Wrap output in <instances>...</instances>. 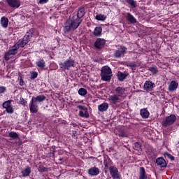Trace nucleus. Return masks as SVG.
<instances>
[{
	"label": "nucleus",
	"mask_w": 179,
	"mask_h": 179,
	"mask_svg": "<svg viewBox=\"0 0 179 179\" xmlns=\"http://www.w3.org/2000/svg\"><path fill=\"white\" fill-rule=\"evenodd\" d=\"M110 174L113 179H121V176L118 173V169L115 166H110L109 168Z\"/></svg>",
	"instance_id": "nucleus-6"
},
{
	"label": "nucleus",
	"mask_w": 179,
	"mask_h": 179,
	"mask_svg": "<svg viewBox=\"0 0 179 179\" xmlns=\"http://www.w3.org/2000/svg\"><path fill=\"white\" fill-rule=\"evenodd\" d=\"M99 111L101 113H104V111H107L108 110V103L107 102H104L98 106Z\"/></svg>",
	"instance_id": "nucleus-19"
},
{
	"label": "nucleus",
	"mask_w": 179,
	"mask_h": 179,
	"mask_svg": "<svg viewBox=\"0 0 179 179\" xmlns=\"http://www.w3.org/2000/svg\"><path fill=\"white\" fill-rule=\"evenodd\" d=\"M5 110L8 114H13V113H15V109L12 105L6 108Z\"/></svg>",
	"instance_id": "nucleus-37"
},
{
	"label": "nucleus",
	"mask_w": 179,
	"mask_h": 179,
	"mask_svg": "<svg viewBox=\"0 0 179 179\" xmlns=\"http://www.w3.org/2000/svg\"><path fill=\"white\" fill-rule=\"evenodd\" d=\"M88 174L90 175L92 177H95L96 176H99V174H100V169H99V168L96 166L91 167L88 170Z\"/></svg>",
	"instance_id": "nucleus-12"
},
{
	"label": "nucleus",
	"mask_w": 179,
	"mask_h": 179,
	"mask_svg": "<svg viewBox=\"0 0 179 179\" xmlns=\"http://www.w3.org/2000/svg\"><path fill=\"white\" fill-rule=\"evenodd\" d=\"M177 87H178V83L175 80H172L169 86V92H175V90H177Z\"/></svg>",
	"instance_id": "nucleus-18"
},
{
	"label": "nucleus",
	"mask_w": 179,
	"mask_h": 179,
	"mask_svg": "<svg viewBox=\"0 0 179 179\" xmlns=\"http://www.w3.org/2000/svg\"><path fill=\"white\" fill-rule=\"evenodd\" d=\"M105 45H106V40L101 38H98L95 41L94 45L95 48H97V50H101V48H103Z\"/></svg>",
	"instance_id": "nucleus-10"
},
{
	"label": "nucleus",
	"mask_w": 179,
	"mask_h": 179,
	"mask_svg": "<svg viewBox=\"0 0 179 179\" xmlns=\"http://www.w3.org/2000/svg\"><path fill=\"white\" fill-rule=\"evenodd\" d=\"M49 0H40L39 1V3L41 5H44V3H47V2H48Z\"/></svg>",
	"instance_id": "nucleus-50"
},
{
	"label": "nucleus",
	"mask_w": 179,
	"mask_h": 179,
	"mask_svg": "<svg viewBox=\"0 0 179 179\" xmlns=\"http://www.w3.org/2000/svg\"><path fill=\"white\" fill-rule=\"evenodd\" d=\"M38 171H41V173H44L47 171V168L43 166H39L38 169Z\"/></svg>",
	"instance_id": "nucleus-40"
},
{
	"label": "nucleus",
	"mask_w": 179,
	"mask_h": 179,
	"mask_svg": "<svg viewBox=\"0 0 179 179\" xmlns=\"http://www.w3.org/2000/svg\"><path fill=\"white\" fill-rule=\"evenodd\" d=\"M118 136H121L122 138H125V136H126L125 131H124V130H121L118 133Z\"/></svg>",
	"instance_id": "nucleus-44"
},
{
	"label": "nucleus",
	"mask_w": 179,
	"mask_h": 179,
	"mask_svg": "<svg viewBox=\"0 0 179 179\" xmlns=\"http://www.w3.org/2000/svg\"><path fill=\"white\" fill-rule=\"evenodd\" d=\"M60 1H64V0H60Z\"/></svg>",
	"instance_id": "nucleus-54"
},
{
	"label": "nucleus",
	"mask_w": 179,
	"mask_h": 179,
	"mask_svg": "<svg viewBox=\"0 0 179 179\" xmlns=\"http://www.w3.org/2000/svg\"><path fill=\"white\" fill-rule=\"evenodd\" d=\"M177 120V117L176 115H170L169 116H167L164 120L162 121V127H164V128H167V127H170V125H173Z\"/></svg>",
	"instance_id": "nucleus-5"
},
{
	"label": "nucleus",
	"mask_w": 179,
	"mask_h": 179,
	"mask_svg": "<svg viewBox=\"0 0 179 179\" xmlns=\"http://www.w3.org/2000/svg\"><path fill=\"white\" fill-rule=\"evenodd\" d=\"M37 76H38V73L36 71H32L31 73L30 79H31V80H33L34 79H36L37 78Z\"/></svg>",
	"instance_id": "nucleus-38"
},
{
	"label": "nucleus",
	"mask_w": 179,
	"mask_h": 179,
	"mask_svg": "<svg viewBox=\"0 0 179 179\" xmlns=\"http://www.w3.org/2000/svg\"><path fill=\"white\" fill-rule=\"evenodd\" d=\"M20 47V46H19L18 43H16L13 46L12 49L15 50L17 52V50H19Z\"/></svg>",
	"instance_id": "nucleus-46"
},
{
	"label": "nucleus",
	"mask_w": 179,
	"mask_h": 179,
	"mask_svg": "<svg viewBox=\"0 0 179 179\" xmlns=\"http://www.w3.org/2000/svg\"><path fill=\"white\" fill-rule=\"evenodd\" d=\"M138 179H148V176L146 175V171H145V168H143V167L140 168Z\"/></svg>",
	"instance_id": "nucleus-25"
},
{
	"label": "nucleus",
	"mask_w": 179,
	"mask_h": 179,
	"mask_svg": "<svg viewBox=\"0 0 179 179\" xmlns=\"http://www.w3.org/2000/svg\"><path fill=\"white\" fill-rule=\"evenodd\" d=\"M129 75L128 72L124 71V72H121L118 71L117 73V78L118 79L119 82H124V79H127V77Z\"/></svg>",
	"instance_id": "nucleus-11"
},
{
	"label": "nucleus",
	"mask_w": 179,
	"mask_h": 179,
	"mask_svg": "<svg viewBox=\"0 0 179 179\" xmlns=\"http://www.w3.org/2000/svg\"><path fill=\"white\" fill-rule=\"evenodd\" d=\"M113 78V71L108 66H104L101 69V79L103 82H110Z\"/></svg>",
	"instance_id": "nucleus-3"
},
{
	"label": "nucleus",
	"mask_w": 179,
	"mask_h": 179,
	"mask_svg": "<svg viewBox=\"0 0 179 179\" xmlns=\"http://www.w3.org/2000/svg\"><path fill=\"white\" fill-rule=\"evenodd\" d=\"M17 54V52L15 50L10 49L8 52L5 54V60L9 61L10 59V55H15Z\"/></svg>",
	"instance_id": "nucleus-23"
},
{
	"label": "nucleus",
	"mask_w": 179,
	"mask_h": 179,
	"mask_svg": "<svg viewBox=\"0 0 179 179\" xmlns=\"http://www.w3.org/2000/svg\"><path fill=\"white\" fill-rule=\"evenodd\" d=\"M108 172V168H104V173H107Z\"/></svg>",
	"instance_id": "nucleus-52"
},
{
	"label": "nucleus",
	"mask_w": 179,
	"mask_h": 179,
	"mask_svg": "<svg viewBox=\"0 0 179 179\" xmlns=\"http://www.w3.org/2000/svg\"><path fill=\"white\" fill-rule=\"evenodd\" d=\"M31 173V168L30 166L27 167L21 171L22 177H29Z\"/></svg>",
	"instance_id": "nucleus-24"
},
{
	"label": "nucleus",
	"mask_w": 179,
	"mask_h": 179,
	"mask_svg": "<svg viewBox=\"0 0 179 179\" xmlns=\"http://www.w3.org/2000/svg\"><path fill=\"white\" fill-rule=\"evenodd\" d=\"M9 138H12L13 139H19V134L15 131H11L8 134Z\"/></svg>",
	"instance_id": "nucleus-34"
},
{
	"label": "nucleus",
	"mask_w": 179,
	"mask_h": 179,
	"mask_svg": "<svg viewBox=\"0 0 179 179\" xmlns=\"http://www.w3.org/2000/svg\"><path fill=\"white\" fill-rule=\"evenodd\" d=\"M126 20H127L130 24H135L137 22L136 18H135L131 13H126Z\"/></svg>",
	"instance_id": "nucleus-13"
},
{
	"label": "nucleus",
	"mask_w": 179,
	"mask_h": 179,
	"mask_svg": "<svg viewBox=\"0 0 179 179\" xmlns=\"http://www.w3.org/2000/svg\"><path fill=\"white\" fill-rule=\"evenodd\" d=\"M59 66L60 69H63V71H69L71 68L75 66V60L70 58L64 61L63 63L60 62Z\"/></svg>",
	"instance_id": "nucleus-4"
},
{
	"label": "nucleus",
	"mask_w": 179,
	"mask_h": 179,
	"mask_svg": "<svg viewBox=\"0 0 179 179\" xmlns=\"http://www.w3.org/2000/svg\"><path fill=\"white\" fill-rule=\"evenodd\" d=\"M103 165L105 166V168L110 169V167H113V162L110 159H104Z\"/></svg>",
	"instance_id": "nucleus-27"
},
{
	"label": "nucleus",
	"mask_w": 179,
	"mask_h": 179,
	"mask_svg": "<svg viewBox=\"0 0 179 179\" xmlns=\"http://www.w3.org/2000/svg\"><path fill=\"white\" fill-rule=\"evenodd\" d=\"M47 99L46 96L38 95L36 97L32 96L29 103V110L32 114L38 113V103H43Z\"/></svg>",
	"instance_id": "nucleus-1"
},
{
	"label": "nucleus",
	"mask_w": 179,
	"mask_h": 179,
	"mask_svg": "<svg viewBox=\"0 0 179 179\" xmlns=\"http://www.w3.org/2000/svg\"><path fill=\"white\" fill-rule=\"evenodd\" d=\"M127 48L125 46H121L117 50L114 54L115 58H121L127 54Z\"/></svg>",
	"instance_id": "nucleus-7"
},
{
	"label": "nucleus",
	"mask_w": 179,
	"mask_h": 179,
	"mask_svg": "<svg viewBox=\"0 0 179 179\" xmlns=\"http://www.w3.org/2000/svg\"><path fill=\"white\" fill-rule=\"evenodd\" d=\"M12 103V100L6 101L3 103V108H8V107H10Z\"/></svg>",
	"instance_id": "nucleus-36"
},
{
	"label": "nucleus",
	"mask_w": 179,
	"mask_h": 179,
	"mask_svg": "<svg viewBox=\"0 0 179 179\" xmlns=\"http://www.w3.org/2000/svg\"><path fill=\"white\" fill-rule=\"evenodd\" d=\"M102 31H103V28H101V27H96L94 30L93 34L96 37H100L101 36Z\"/></svg>",
	"instance_id": "nucleus-26"
},
{
	"label": "nucleus",
	"mask_w": 179,
	"mask_h": 179,
	"mask_svg": "<svg viewBox=\"0 0 179 179\" xmlns=\"http://www.w3.org/2000/svg\"><path fill=\"white\" fill-rule=\"evenodd\" d=\"M0 23L4 29H8V24H9V20L6 17H2L1 18Z\"/></svg>",
	"instance_id": "nucleus-21"
},
{
	"label": "nucleus",
	"mask_w": 179,
	"mask_h": 179,
	"mask_svg": "<svg viewBox=\"0 0 179 179\" xmlns=\"http://www.w3.org/2000/svg\"><path fill=\"white\" fill-rule=\"evenodd\" d=\"M6 92V87L0 86V94H2Z\"/></svg>",
	"instance_id": "nucleus-43"
},
{
	"label": "nucleus",
	"mask_w": 179,
	"mask_h": 179,
	"mask_svg": "<svg viewBox=\"0 0 179 179\" xmlns=\"http://www.w3.org/2000/svg\"><path fill=\"white\" fill-rule=\"evenodd\" d=\"M71 136L73 138L75 136H76V131H73Z\"/></svg>",
	"instance_id": "nucleus-51"
},
{
	"label": "nucleus",
	"mask_w": 179,
	"mask_h": 179,
	"mask_svg": "<svg viewBox=\"0 0 179 179\" xmlns=\"http://www.w3.org/2000/svg\"><path fill=\"white\" fill-rule=\"evenodd\" d=\"M47 157H55V155L54 154V152L51 151L50 152L47 154Z\"/></svg>",
	"instance_id": "nucleus-47"
},
{
	"label": "nucleus",
	"mask_w": 179,
	"mask_h": 179,
	"mask_svg": "<svg viewBox=\"0 0 179 179\" xmlns=\"http://www.w3.org/2000/svg\"><path fill=\"white\" fill-rule=\"evenodd\" d=\"M108 100L110 103H112V104H117L121 101L120 96H118L117 94L109 96Z\"/></svg>",
	"instance_id": "nucleus-14"
},
{
	"label": "nucleus",
	"mask_w": 179,
	"mask_h": 179,
	"mask_svg": "<svg viewBox=\"0 0 179 179\" xmlns=\"http://www.w3.org/2000/svg\"><path fill=\"white\" fill-rule=\"evenodd\" d=\"M78 108H79L80 110H83V111H87V108L85 107L84 106L82 105H79L77 106Z\"/></svg>",
	"instance_id": "nucleus-45"
},
{
	"label": "nucleus",
	"mask_w": 179,
	"mask_h": 179,
	"mask_svg": "<svg viewBox=\"0 0 179 179\" xmlns=\"http://www.w3.org/2000/svg\"><path fill=\"white\" fill-rule=\"evenodd\" d=\"M178 127H179V123L177 124Z\"/></svg>",
	"instance_id": "nucleus-53"
},
{
	"label": "nucleus",
	"mask_w": 179,
	"mask_h": 179,
	"mask_svg": "<svg viewBox=\"0 0 179 179\" xmlns=\"http://www.w3.org/2000/svg\"><path fill=\"white\" fill-rule=\"evenodd\" d=\"M10 8H13L14 9H17L20 6V0H6Z\"/></svg>",
	"instance_id": "nucleus-9"
},
{
	"label": "nucleus",
	"mask_w": 179,
	"mask_h": 179,
	"mask_svg": "<svg viewBox=\"0 0 179 179\" xmlns=\"http://www.w3.org/2000/svg\"><path fill=\"white\" fill-rule=\"evenodd\" d=\"M115 94L119 97H122L123 94H125V88L122 87H117L115 89Z\"/></svg>",
	"instance_id": "nucleus-17"
},
{
	"label": "nucleus",
	"mask_w": 179,
	"mask_h": 179,
	"mask_svg": "<svg viewBox=\"0 0 179 179\" xmlns=\"http://www.w3.org/2000/svg\"><path fill=\"white\" fill-rule=\"evenodd\" d=\"M78 94H80V96H86V94H87V90L85 88H80Z\"/></svg>",
	"instance_id": "nucleus-35"
},
{
	"label": "nucleus",
	"mask_w": 179,
	"mask_h": 179,
	"mask_svg": "<svg viewBox=\"0 0 179 179\" xmlns=\"http://www.w3.org/2000/svg\"><path fill=\"white\" fill-rule=\"evenodd\" d=\"M34 33V29H29L23 37L24 40L29 43L30 40H31V37H33V34Z\"/></svg>",
	"instance_id": "nucleus-16"
},
{
	"label": "nucleus",
	"mask_w": 179,
	"mask_h": 179,
	"mask_svg": "<svg viewBox=\"0 0 179 179\" xmlns=\"http://www.w3.org/2000/svg\"><path fill=\"white\" fill-rule=\"evenodd\" d=\"M129 66H130V68H132V69H134V68H136V63L131 62L129 63Z\"/></svg>",
	"instance_id": "nucleus-48"
},
{
	"label": "nucleus",
	"mask_w": 179,
	"mask_h": 179,
	"mask_svg": "<svg viewBox=\"0 0 179 179\" xmlns=\"http://www.w3.org/2000/svg\"><path fill=\"white\" fill-rule=\"evenodd\" d=\"M29 42L26 40H24V38H22V40H20L17 42V44H18L19 47H21V48H23L26 44H27Z\"/></svg>",
	"instance_id": "nucleus-29"
},
{
	"label": "nucleus",
	"mask_w": 179,
	"mask_h": 179,
	"mask_svg": "<svg viewBox=\"0 0 179 179\" xmlns=\"http://www.w3.org/2000/svg\"><path fill=\"white\" fill-rule=\"evenodd\" d=\"M95 19L96 20L104 22V20H106V19H107V16H106V15H104L103 14H99V15L96 16Z\"/></svg>",
	"instance_id": "nucleus-33"
},
{
	"label": "nucleus",
	"mask_w": 179,
	"mask_h": 179,
	"mask_svg": "<svg viewBox=\"0 0 179 179\" xmlns=\"http://www.w3.org/2000/svg\"><path fill=\"white\" fill-rule=\"evenodd\" d=\"M156 87V85L150 80L145 81L143 85V89L145 92H152Z\"/></svg>",
	"instance_id": "nucleus-8"
},
{
	"label": "nucleus",
	"mask_w": 179,
	"mask_h": 179,
	"mask_svg": "<svg viewBox=\"0 0 179 179\" xmlns=\"http://www.w3.org/2000/svg\"><path fill=\"white\" fill-rule=\"evenodd\" d=\"M148 71L152 73V75H157V73H159V69L156 66H150L148 68Z\"/></svg>",
	"instance_id": "nucleus-30"
},
{
	"label": "nucleus",
	"mask_w": 179,
	"mask_h": 179,
	"mask_svg": "<svg viewBox=\"0 0 179 179\" xmlns=\"http://www.w3.org/2000/svg\"><path fill=\"white\" fill-rule=\"evenodd\" d=\"M164 156H167V157H169V159L171 160H174V156L171 155V154L167 152H164Z\"/></svg>",
	"instance_id": "nucleus-42"
},
{
	"label": "nucleus",
	"mask_w": 179,
	"mask_h": 179,
	"mask_svg": "<svg viewBox=\"0 0 179 179\" xmlns=\"http://www.w3.org/2000/svg\"><path fill=\"white\" fill-rule=\"evenodd\" d=\"M125 2H127V3H128V5H130V6H132V8H136V6H138L136 5V1L135 0H124Z\"/></svg>",
	"instance_id": "nucleus-32"
},
{
	"label": "nucleus",
	"mask_w": 179,
	"mask_h": 179,
	"mask_svg": "<svg viewBox=\"0 0 179 179\" xmlns=\"http://www.w3.org/2000/svg\"><path fill=\"white\" fill-rule=\"evenodd\" d=\"M79 115L84 118H89V112L87 110H80Z\"/></svg>",
	"instance_id": "nucleus-31"
},
{
	"label": "nucleus",
	"mask_w": 179,
	"mask_h": 179,
	"mask_svg": "<svg viewBox=\"0 0 179 179\" xmlns=\"http://www.w3.org/2000/svg\"><path fill=\"white\" fill-rule=\"evenodd\" d=\"M134 148L135 150H139L141 149V143H139L138 142L135 143Z\"/></svg>",
	"instance_id": "nucleus-39"
},
{
	"label": "nucleus",
	"mask_w": 179,
	"mask_h": 179,
	"mask_svg": "<svg viewBox=\"0 0 179 179\" xmlns=\"http://www.w3.org/2000/svg\"><path fill=\"white\" fill-rule=\"evenodd\" d=\"M140 115L142 117V118L146 119L149 118L150 113H149V110H148V108H143L140 110Z\"/></svg>",
	"instance_id": "nucleus-20"
},
{
	"label": "nucleus",
	"mask_w": 179,
	"mask_h": 179,
	"mask_svg": "<svg viewBox=\"0 0 179 179\" xmlns=\"http://www.w3.org/2000/svg\"><path fill=\"white\" fill-rule=\"evenodd\" d=\"M36 65L41 69H44V68L45 67V62H44L43 59H40L36 62Z\"/></svg>",
	"instance_id": "nucleus-28"
},
{
	"label": "nucleus",
	"mask_w": 179,
	"mask_h": 179,
	"mask_svg": "<svg viewBox=\"0 0 179 179\" xmlns=\"http://www.w3.org/2000/svg\"><path fill=\"white\" fill-rule=\"evenodd\" d=\"M18 79H20V86H23L24 85V81L23 80V78H22V76H20V78H18Z\"/></svg>",
	"instance_id": "nucleus-49"
},
{
	"label": "nucleus",
	"mask_w": 179,
	"mask_h": 179,
	"mask_svg": "<svg viewBox=\"0 0 179 179\" xmlns=\"http://www.w3.org/2000/svg\"><path fill=\"white\" fill-rule=\"evenodd\" d=\"M85 13L86 11L85 10V7H80L77 13V19H82V17L85 16Z\"/></svg>",
	"instance_id": "nucleus-22"
},
{
	"label": "nucleus",
	"mask_w": 179,
	"mask_h": 179,
	"mask_svg": "<svg viewBox=\"0 0 179 179\" xmlns=\"http://www.w3.org/2000/svg\"><path fill=\"white\" fill-rule=\"evenodd\" d=\"M82 23V19L76 18L75 20L69 19L64 23V32L65 34L69 33L71 30H76Z\"/></svg>",
	"instance_id": "nucleus-2"
},
{
	"label": "nucleus",
	"mask_w": 179,
	"mask_h": 179,
	"mask_svg": "<svg viewBox=\"0 0 179 179\" xmlns=\"http://www.w3.org/2000/svg\"><path fill=\"white\" fill-rule=\"evenodd\" d=\"M20 104H22V106H26L27 104V101L24 100L23 98L20 99Z\"/></svg>",
	"instance_id": "nucleus-41"
},
{
	"label": "nucleus",
	"mask_w": 179,
	"mask_h": 179,
	"mask_svg": "<svg viewBox=\"0 0 179 179\" xmlns=\"http://www.w3.org/2000/svg\"><path fill=\"white\" fill-rule=\"evenodd\" d=\"M157 166H159L162 169L167 167V162L163 157H159L156 159Z\"/></svg>",
	"instance_id": "nucleus-15"
}]
</instances>
